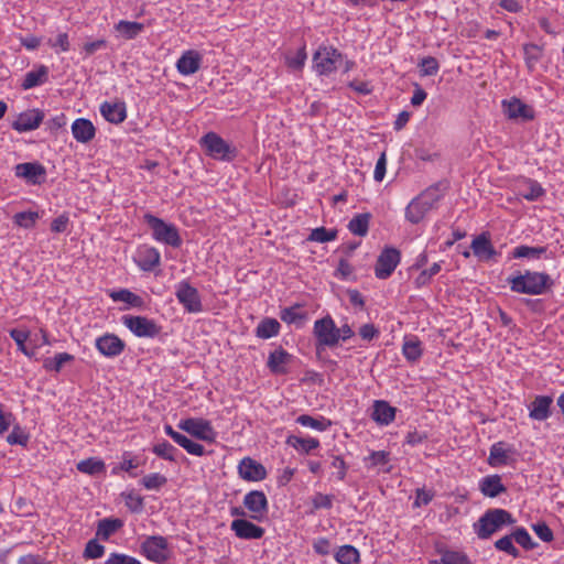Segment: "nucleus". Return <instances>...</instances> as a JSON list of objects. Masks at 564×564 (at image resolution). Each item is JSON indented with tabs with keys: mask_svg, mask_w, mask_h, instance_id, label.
<instances>
[{
	"mask_svg": "<svg viewBox=\"0 0 564 564\" xmlns=\"http://www.w3.org/2000/svg\"><path fill=\"white\" fill-rule=\"evenodd\" d=\"M448 188V182L443 180L424 189L406 206L405 218L411 224H419L430 210L436 207Z\"/></svg>",
	"mask_w": 564,
	"mask_h": 564,
	"instance_id": "f257e3e1",
	"label": "nucleus"
},
{
	"mask_svg": "<svg viewBox=\"0 0 564 564\" xmlns=\"http://www.w3.org/2000/svg\"><path fill=\"white\" fill-rule=\"evenodd\" d=\"M507 281L512 292L529 295H542L551 290L554 284V281L547 273L530 270L510 275Z\"/></svg>",
	"mask_w": 564,
	"mask_h": 564,
	"instance_id": "f03ea898",
	"label": "nucleus"
},
{
	"mask_svg": "<svg viewBox=\"0 0 564 564\" xmlns=\"http://www.w3.org/2000/svg\"><path fill=\"white\" fill-rule=\"evenodd\" d=\"M516 519L505 509H488L477 522L474 523V530L480 540L489 539L498 532L503 525H512Z\"/></svg>",
	"mask_w": 564,
	"mask_h": 564,
	"instance_id": "7ed1b4c3",
	"label": "nucleus"
},
{
	"mask_svg": "<svg viewBox=\"0 0 564 564\" xmlns=\"http://www.w3.org/2000/svg\"><path fill=\"white\" fill-rule=\"evenodd\" d=\"M337 326L330 315L315 321L313 335L315 337L316 356L321 359L322 352L326 347H335L337 345Z\"/></svg>",
	"mask_w": 564,
	"mask_h": 564,
	"instance_id": "20e7f679",
	"label": "nucleus"
},
{
	"mask_svg": "<svg viewBox=\"0 0 564 564\" xmlns=\"http://www.w3.org/2000/svg\"><path fill=\"white\" fill-rule=\"evenodd\" d=\"M144 220L151 228L152 236L156 241L173 248H178L182 245V238L173 224H167L152 214H145Z\"/></svg>",
	"mask_w": 564,
	"mask_h": 564,
	"instance_id": "39448f33",
	"label": "nucleus"
},
{
	"mask_svg": "<svg viewBox=\"0 0 564 564\" xmlns=\"http://www.w3.org/2000/svg\"><path fill=\"white\" fill-rule=\"evenodd\" d=\"M343 62V54L333 46L322 45L313 55V68L319 75L332 74Z\"/></svg>",
	"mask_w": 564,
	"mask_h": 564,
	"instance_id": "423d86ee",
	"label": "nucleus"
},
{
	"mask_svg": "<svg viewBox=\"0 0 564 564\" xmlns=\"http://www.w3.org/2000/svg\"><path fill=\"white\" fill-rule=\"evenodd\" d=\"M200 142L205 147L207 154L215 160L231 162L238 154L236 147L228 143L215 132L206 133Z\"/></svg>",
	"mask_w": 564,
	"mask_h": 564,
	"instance_id": "0eeeda50",
	"label": "nucleus"
},
{
	"mask_svg": "<svg viewBox=\"0 0 564 564\" xmlns=\"http://www.w3.org/2000/svg\"><path fill=\"white\" fill-rule=\"evenodd\" d=\"M177 427L200 441L212 443L216 438V432L208 420L188 417L181 420Z\"/></svg>",
	"mask_w": 564,
	"mask_h": 564,
	"instance_id": "6e6552de",
	"label": "nucleus"
},
{
	"mask_svg": "<svg viewBox=\"0 0 564 564\" xmlns=\"http://www.w3.org/2000/svg\"><path fill=\"white\" fill-rule=\"evenodd\" d=\"M142 554L150 561L163 564L169 560V543L162 535L148 536L141 544Z\"/></svg>",
	"mask_w": 564,
	"mask_h": 564,
	"instance_id": "1a4fd4ad",
	"label": "nucleus"
},
{
	"mask_svg": "<svg viewBox=\"0 0 564 564\" xmlns=\"http://www.w3.org/2000/svg\"><path fill=\"white\" fill-rule=\"evenodd\" d=\"M122 323L137 337L154 338L161 333V326L145 316L124 315Z\"/></svg>",
	"mask_w": 564,
	"mask_h": 564,
	"instance_id": "9d476101",
	"label": "nucleus"
},
{
	"mask_svg": "<svg viewBox=\"0 0 564 564\" xmlns=\"http://www.w3.org/2000/svg\"><path fill=\"white\" fill-rule=\"evenodd\" d=\"M175 296L188 313H199L203 311L202 299L196 288L186 280L176 285Z\"/></svg>",
	"mask_w": 564,
	"mask_h": 564,
	"instance_id": "9b49d317",
	"label": "nucleus"
},
{
	"mask_svg": "<svg viewBox=\"0 0 564 564\" xmlns=\"http://www.w3.org/2000/svg\"><path fill=\"white\" fill-rule=\"evenodd\" d=\"M401 253L393 247L384 248L377 259L375 273L378 279H388L400 263Z\"/></svg>",
	"mask_w": 564,
	"mask_h": 564,
	"instance_id": "f8f14e48",
	"label": "nucleus"
},
{
	"mask_svg": "<svg viewBox=\"0 0 564 564\" xmlns=\"http://www.w3.org/2000/svg\"><path fill=\"white\" fill-rule=\"evenodd\" d=\"M501 105L503 113L511 120L527 122L535 117L534 109L517 97H512L509 100L505 99Z\"/></svg>",
	"mask_w": 564,
	"mask_h": 564,
	"instance_id": "ddd939ff",
	"label": "nucleus"
},
{
	"mask_svg": "<svg viewBox=\"0 0 564 564\" xmlns=\"http://www.w3.org/2000/svg\"><path fill=\"white\" fill-rule=\"evenodd\" d=\"M243 506L251 512V519L257 521H261L269 509L267 496L261 490L249 491L243 498Z\"/></svg>",
	"mask_w": 564,
	"mask_h": 564,
	"instance_id": "4468645a",
	"label": "nucleus"
},
{
	"mask_svg": "<svg viewBox=\"0 0 564 564\" xmlns=\"http://www.w3.org/2000/svg\"><path fill=\"white\" fill-rule=\"evenodd\" d=\"M95 346L102 356L113 358L124 350L126 343L117 335L107 333L96 339Z\"/></svg>",
	"mask_w": 564,
	"mask_h": 564,
	"instance_id": "2eb2a0df",
	"label": "nucleus"
},
{
	"mask_svg": "<svg viewBox=\"0 0 564 564\" xmlns=\"http://www.w3.org/2000/svg\"><path fill=\"white\" fill-rule=\"evenodd\" d=\"M15 175L28 183L37 185L45 181L46 170L37 162L20 163L14 167Z\"/></svg>",
	"mask_w": 564,
	"mask_h": 564,
	"instance_id": "dca6fc26",
	"label": "nucleus"
},
{
	"mask_svg": "<svg viewBox=\"0 0 564 564\" xmlns=\"http://www.w3.org/2000/svg\"><path fill=\"white\" fill-rule=\"evenodd\" d=\"M44 119V112L40 109H29L21 112L17 120L12 122V129L18 132L35 130Z\"/></svg>",
	"mask_w": 564,
	"mask_h": 564,
	"instance_id": "f3484780",
	"label": "nucleus"
},
{
	"mask_svg": "<svg viewBox=\"0 0 564 564\" xmlns=\"http://www.w3.org/2000/svg\"><path fill=\"white\" fill-rule=\"evenodd\" d=\"M238 474L248 481H261L267 477L265 467L251 457H245L240 460Z\"/></svg>",
	"mask_w": 564,
	"mask_h": 564,
	"instance_id": "a211bd4d",
	"label": "nucleus"
},
{
	"mask_svg": "<svg viewBox=\"0 0 564 564\" xmlns=\"http://www.w3.org/2000/svg\"><path fill=\"white\" fill-rule=\"evenodd\" d=\"M230 529L235 532L236 536L245 540H258L264 535V529L246 520L236 519L231 522Z\"/></svg>",
	"mask_w": 564,
	"mask_h": 564,
	"instance_id": "6ab92c4d",
	"label": "nucleus"
},
{
	"mask_svg": "<svg viewBox=\"0 0 564 564\" xmlns=\"http://www.w3.org/2000/svg\"><path fill=\"white\" fill-rule=\"evenodd\" d=\"M135 263L143 271H152L160 264L161 254L154 247L142 246L138 249Z\"/></svg>",
	"mask_w": 564,
	"mask_h": 564,
	"instance_id": "aec40b11",
	"label": "nucleus"
},
{
	"mask_svg": "<svg viewBox=\"0 0 564 564\" xmlns=\"http://www.w3.org/2000/svg\"><path fill=\"white\" fill-rule=\"evenodd\" d=\"M553 398L550 395H536L529 404V416L535 421H545L551 414Z\"/></svg>",
	"mask_w": 564,
	"mask_h": 564,
	"instance_id": "412c9836",
	"label": "nucleus"
},
{
	"mask_svg": "<svg viewBox=\"0 0 564 564\" xmlns=\"http://www.w3.org/2000/svg\"><path fill=\"white\" fill-rule=\"evenodd\" d=\"M72 133L77 142L87 143L95 138L96 129L90 120L78 118L72 124Z\"/></svg>",
	"mask_w": 564,
	"mask_h": 564,
	"instance_id": "4be33fe9",
	"label": "nucleus"
},
{
	"mask_svg": "<svg viewBox=\"0 0 564 564\" xmlns=\"http://www.w3.org/2000/svg\"><path fill=\"white\" fill-rule=\"evenodd\" d=\"M479 490L486 497L496 498L507 492V487L502 484L499 475H489L480 480Z\"/></svg>",
	"mask_w": 564,
	"mask_h": 564,
	"instance_id": "5701e85b",
	"label": "nucleus"
},
{
	"mask_svg": "<svg viewBox=\"0 0 564 564\" xmlns=\"http://www.w3.org/2000/svg\"><path fill=\"white\" fill-rule=\"evenodd\" d=\"M292 360V355L284 350L282 347L270 352L267 366L272 373L284 375L288 372L284 367Z\"/></svg>",
	"mask_w": 564,
	"mask_h": 564,
	"instance_id": "b1692460",
	"label": "nucleus"
},
{
	"mask_svg": "<svg viewBox=\"0 0 564 564\" xmlns=\"http://www.w3.org/2000/svg\"><path fill=\"white\" fill-rule=\"evenodd\" d=\"M373 411L371 417L380 425H389L395 417V408L391 406L384 400H376L373 402Z\"/></svg>",
	"mask_w": 564,
	"mask_h": 564,
	"instance_id": "393cba45",
	"label": "nucleus"
},
{
	"mask_svg": "<svg viewBox=\"0 0 564 564\" xmlns=\"http://www.w3.org/2000/svg\"><path fill=\"white\" fill-rule=\"evenodd\" d=\"M470 248L473 249L474 254L480 260L487 261L497 254V251L491 245L490 239L485 234L477 236L471 241Z\"/></svg>",
	"mask_w": 564,
	"mask_h": 564,
	"instance_id": "a878e982",
	"label": "nucleus"
},
{
	"mask_svg": "<svg viewBox=\"0 0 564 564\" xmlns=\"http://www.w3.org/2000/svg\"><path fill=\"white\" fill-rule=\"evenodd\" d=\"M200 56L194 51L185 52L177 61L176 67L182 75H192L199 69Z\"/></svg>",
	"mask_w": 564,
	"mask_h": 564,
	"instance_id": "bb28decb",
	"label": "nucleus"
},
{
	"mask_svg": "<svg viewBox=\"0 0 564 564\" xmlns=\"http://www.w3.org/2000/svg\"><path fill=\"white\" fill-rule=\"evenodd\" d=\"M100 112L107 121L116 124L123 122L127 118L123 102L110 104L106 101L100 106Z\"/></svg>",
	"mask_w": 564,
	"mask_h": 564,
	"instance_id": "cd10ccee",
	"label": "nucleus"
},
{
	"mask_svg": "<svg viewBox=\"0 0 564 564\" xmlns=\"http://www.w3.org/2000/svg\"><path fill=\"white\" fill-rule=\"evenodd\" d=\"M47 79L48 67L45 65H40L36 69L30 70L25 74L21 87L24 90H29L31 88H34L46 83Z\"/></svg>",
	"mask_w": 564,
	"mask_h": 564,
	"instance_id": "c85d7f7f",
	"label": "nucleus"
},
{
	"mask_svg": "<svg viewBox=\"0 0 564 564\" xmlns=\"http://www.w3.org/2000/svg\"><path fill=\"white\" fill-rule=\"evenodd\" d=\"M285 444L303 454H310L312 451L318 448L321 445L317 438H304L293 434L286 437Z\"/></svg>",
	"mask_w": 564,
	"mask_h": 564,
	"instance_id": "c756f323",
	"label": "nucleus"
},
{
	"mask_svg": "<svg viewBox=\"0 0 564 564\" xmlns=\"http://www.w3.org/2000/svg\"><path fill=\"white\" fill-rule=\"evenodd\" d=\"M371 215L369 213L357 214L348 223V229L351 234L365 237L369 231V223Z\"/></svg>",
	"mask_w": 564,
	"mask_h": 564,
	"instance_id": "7c9ffc66",
	"label": "nucleus"
},
{
	"mask_svg": "<svg viewBox=\"0 0 564 564\" xmlns=\"http://www.w3.org/2000/svg\"><path fill=\"white\" fill-rule=\"evenodd\" d=\"M335 560L339 564H360V554L355 546L345 544L336 551Z\"/></svg>",
	"mask_w": 564,
	"mask_h": 564,
	"instance_id": "2f4dec72",
	"label": "nucleus"
},
{
	"mask_svg": "<svg viewBox=\"0 0 564 564\" xmlns=\"http://www.w3.org/2000/svg\"><path fill=\"white\" fill-rule=\"evenodd\" d=\"M281 325L275 318H263L256 328V335L262 339H269L276 336Z\"/></svg>",
	"mask_w": 564,
	"mask_h": 564,
	"instance_id": "473e14b6",
	"label": "nucleus"
},
{
	"mask_svg": "<svg viewBox=\"0 0 564 564\" xmlns=\"http://www.w3.org/2000/svg\"><path fill=\"white\" fill-rule=\"evenodd\" d=\"M509 451L505 448V443L498 442L490 447L488 464L492 467L508 464Z\"/></svg>",
	"mask_w": 564,
	"mask_h": 564,
	"instance_id": "72a5a7b5",
	"label": "nucleus"
},
{
	"mask_svg": "<svg viewBox=\"0 0 564 564\" xmlns=\"http://www.w3.org/2000/svg\"><path fill=\"white\" fill-rule=\"evenodd\" d=\"M75 357L68 352H59L54 357L45 358L43 361V368L46 371L59 372L62 368L68 364L74 361Z\"/></svg>",
	"mask_w": 564,
	"mask_h": 564,
	"instance_id": "f704fd0d",
	"label": "nucleus"
},
{
	"mask_svg": "<svg viewBox=\"0 0 564 564\" xmlns=\"http://www.w3.org/2000/svg\"><path fill=\"white\" fill-rule=\"evenodd\" d=\"M123 525L120 519L105 518L98 522L96 534L102 540H108Z\"/></svg>",
	"mask_w": 564,
	"mask_h": 564,
	"instance_id": "c9c22d12",
	"label": "nucleus"
},
{
	"mask_svg": "<svg viewBox=\"0 0 564 564\" xmlns=\"http://www.w3.org/2000/svg\"><path fill=\"white\" fill-rule=\"evenodd\" d=\"M77 470L90 476L105 473L106 466L104 460L97 457H89L77 463Z\"/></svg>",
	"mask_w": 564,
	"mask_h": 564,
	"instance_id": "e433bc0d",
	"label": "nucleus"
},
{
	"mask_svg": "<svg viewBox=\"0 0 564 564\" xmlns=\"http://www.w3.org/2000/svg\"><path fill=\"white\" fill-rule=\"evenodd\" d=\"M115 29L127 40L135 39L143 30L144 24L134 21H119Z\"/></svg>",
	"mask_w": 564,
	"mask_h": 564,
	"instance_id": "4c0bfd02",
	"label": "nucleus"
},
{
	"mask_svg": "<svg viewBox=\"0 0 564 564\" xmlns=\"http://www.w3.org/2000/svg\"><path fill=\"white\" fill-rule=\"evenodd\" d=\"M296 422L305 427H311L319 432L326 431L332 425V421L321 416V417H313L308 414H302L296 417Z\"/></svg>",
	"mask_w": 564,
	"mask_h": 564,
	"instance_id": "58836bf2",
	"label": "nucleus"
},
{
	"mask_svg": "<svg viewBox=\"0 0 564 564\" xmlns=\"http://www.w3.org/2000/svg\"><path fill=\"white\" fill-rule=\"evenodd\" d=\"M543 194L544 189L542 186L533 180L525 181L522 187L519 188V195L529 202L536 200Z\"/></svg>",
	"mask_w": 564,
	"mask_h": 564,
	"instance_id": "ea45409f",
	"label": "nucleus"
},
{
	"mask_svg": "<svg viewBox=\"0 0 564 564\" xmlns=\"http://www.w3.org/2000/svg\"><path fill=\"white\" fill-rule=\"evenodd\" d=\"M301 304H295L290 307H284L280 312V318L286 324H295L307 318L306 312H300Z\"/></svg>",
	"mask_w": 564,
	"mask_h": 564,
	"instance_id": "a19ab883",
	"label": "nucleus"
},
{
	"mask_svg": "<svg viewBox=\"0 0 564 564\" xmlns=\"http://www.w3.org/2000/svg\"><path fill=\"white\" fill-rule=\"evenodd\" d=\"M110 297L116 302L117 301L124 302L132 307H141L143 305L142 297L127 289L111 292Z\"/></svg>",
	"mask_w": 564,
	"mask_h": 564,
	"instance_id": "79ce46f5",
	"label": "nucleus"
},
{
	"mask_svg": "<svg viewBox=\"0 0 564 564\" xmlns=\"http://www.w3.org/2000/svg\"><path fill=\"white\" fill-rule=\"evenodd\" d=\"M338 231L336 229H327L325 227H318L311 231L307 240L316 242H328L335 240Z\"/></svg>",
	"mask_w": 564,
	"mask_h": 564,
	"instance_id": "37998d69",
	"label": "nucleus"
},
{
	"mask_svg": "<svg viewBox=\"0 0 564 564\" xmlns=\"http://www.w3.org/2000/svg\"><path fill=\"white\" fill-rule=\"evenodd\" d=\"M430 564H469L465 554L456 551H445L442 553L441 560H433Z\"/></svg>",
	"mask_w": 564,
	"mask_h": 564,
	"instance_id": "c03bdc74",
	"label": "nucleus"
},
{
	"mask_svg": "<svg viewBox=\"0 0 564 564\" xmlns=\"http://www.w3.org/2000/svg\"><path fill=\"white\" fill-rule=\"evenodd\" d=\"M11 338L15 341L19 350L28 357L33 356V350H30L25 343L30 337V332L23 329L13 328L10 330Z\"/></svg>",
	"mask_w": 564,
	"mask_h": 564,
	"instance_id": "a18cd8bd",
	"label": "nucleus"
},
{
	"mask_svg": "<svg viewBox=\"0 0 564 564\" xmlns=\"http://www.w3.org/2000/svg\"><path fill=\"white\" fill-rule=\"evenodd\" d=\"M512 540H513L512 533L505 535L495 542V547L498 551L506 552L507 554L511 555L513 558H518V557H520V551L513 545Z\"/></svg>",
	"mask_w": 564,
	"mask_h": 564,
	"instance_id": "49530a36",
	"label": "nucleus"
},
{
	"mask_svg": "<svg viewBox=\"0 0 564 564\" xmlns=\"http://www.w3.org/2000/svg\"><path fill=\"white\" fill-rule=\"evenodd\" d=\"M513 540L525 550H533L538 544L532 540L531 535L523 527H518L512 532Z\"/></svg>",
	"mask_w": 564,
	"mask_h": 564,
	"instance_id": "de8ad7c7",
	"label": "nucleus"
},
{
	"mask_svg": "<svg viewBox=\"0 0 564 564\" xmlns=\"http://www.w3.org/2000/svg\"><path fill=\"white\" fill-rule=\"evenodd\" d=\"M441 271V264L435 262L430 269L423 270L414 280L416 289H421L430 284L432 278Z\"/></svg>",
	"mask_w": 564,
	"mask_h": 564,
	"instance_id": "09e8293b",
	"label": "nucleus"
},
{
	"mask_svg": "<svg viewBox=\"0 0 564 564\" xmlns=\"http://www.w3.org/2000/svg\"><path fill=\"white\" fill-rule=\"evenodd\" d=\"M546 252V247L519 246L513 250L514 258H540Z\"/></svg>",
	"mask_w": 564,
	"mask_h": 564,
	"instance_id": "8fccbe9b",
	"label": "nucleus"
},
{
	"mask_svg": "<svg viewBox=\"0 0 564 564\" xmlns=\"http://www.w3.org/2000/svg\"><path fill=\"white\" fill-rule=\"evenodd\" d=\"M402 351L409 361H416L422 355L421 343L413 339L406 340L403 344Z\"/></svg>",
	"mask_w": 564,
	"mask_h": 564,
	"instance_id": "3c124183",
	"label": "nucleus"
},
{
	"mask_svg": "<svg viewBox=\"0 0 564 564\" xmlns=\"http://www.w3.org/2000/svg\"><path fill=\"white\" fill-rule=\"evenodd\" d=\"M152 451L155 455H158L159 457H161L163 459H166L170 462H175L174 453L177 449L166 441L154 445Z\"/></svg>",
	"mask_w": 564,
	"mask_h": 564,
	"instance_id": "603ef678",
	"label": "nucleus"
},
{
	"mask_svg": "<svg viewBox=\"0 0 564 564\" xmlns=\"http://www.w3.org/2000/svg\"><path fill=\"white\" fill-rule=\"evenodd\" d=\"M7 442L10 445L25 446L29 442V434L20 425H14L11 433L7 436Z\"/></svg>",
	"mask_w": 564,
	"mask_h": 564,
	"instance_id": "864d4df0",
	"label": "nucleus"
},
{
	"mask_svg": "<svg viewBox=\"0 0 564 564\" xmlns=\"http://www.w3.org/2000/svg\"><path fill=\"white\" fill-rule=\"evenodd\" d=\"M105 554V546L100 544L96 539H91L87 542L84 550V557L96 560L100 558Z\"/></svg>",
	"mask_w": 564,
	"mask_h": 564,
	"instance_id": "5fc2aeb1",
	"label": "nucleus"
},
{
	"mask_svg": "<svg viewBox=\"0 0 564 564\" xmlns=\"http://www.w3.org/2000/svg\"><path fill=\"white\" fill-rule=\"evenodd\" d=\"M419 66L422 76L436 75L440 69V64L437 59L433 56H426L422 58Z\"/></svg>",
	"mask_w": 564,
	"mask_h": 564,
	"instance_id": "6e6d98bb",
	"label": "nucleus"
},
{
	"mask_svg": "<svg viewBox=\"0 0 564 564\" xmlns=\"http://www.w3.org/2000/svg\"><path fill=\"white\" fill-rule=\"evenodd\" d=\"M166 481V477L159 473H153L142 478V485L149 490H158L164 486Z\"/></svg>",
	"mask_w": 564,
	"mask_h": 564,
	"instance_id": "4d7b16f0",
	"label": "nucleus"
},
{
	"mask_svg": "<svg viewBox=\"0 0 564 564\" xmlns=\"http://www.w3.org/2000/svg\"><path fill=\"white\" fill-rule=\"evenodd\" d=\"M39 214L34 212H21L17 213L13 217L14 223L23 228H31L35 225Z\"/></svg>",
	"mask_w": 564,
	"mask_h": 564,
	"instance_id": "13d9d810",
	"label": "nucleus"
},
{
	"mask_svg": "<svg viewBox=\"0 0 564 564\" xmlns=\"http://www.w3.org/2000/svg\"><path fill=\"white\" fill-rule=\"evenodd\" d=\"M47 44L58 52L69 51L70 44L67 33H58L55 39H48Z\"/></svg>",
	"mask_w": 564,
	"mask_h": 564,
	"instance_id": "bf43d9fd",
	"label": "nucleus"
},
{
	"mask_svg": "<svg viewBox=\"0 0 564 564\" xmlns=\"http://www.w3.org/2000/svg\"><path fill=\"white\" fill-rule=\"evenodd\" d=\"M390 460V453L386 451L371 452V454L365 458L368 467H375L379 465H386Z\"/></svg>",
	"mask_w": 564,
	"mask_h": 564,
	"instance_id": "052dcab7",
	"label": "nucleus"
},
{
	"mask_svg": "<svg viewBox=\"0 0 564 564\" xmlns=\"http://www.w3.org/2000/svg\"><path fill=\"white\" fill-rule=\"evenodd\" d=\"M105 564H141V562L128 554L112 552L109 557L105 561Z\"/></svg>",
	"mask_w": 564,
	"mask_h": 564,
	"instance_id": "680f3d73",
	"label": "nucleus"
},
{
	"mask_svg": "<svg viewBox=\"0 0 564 564\" xmlns=\"http://www.w3.org/2000/svg\"><path fill=\"white\" fill-rule=\"evenodd\" d=\"M333 499L334 497L332 495H324L322 492H317L313 499L312 505L314 509H330L333 507Z\"/></svg>",
	"mask_w": 564,
	"mask_h": 564,
	"instance_id": "e2e57ef3",
	"label": "nucleus"
},
{
	"mask_svg": "<svg viewBox=\"0 0 564 564\" xmlns=\"http://www.w3.org/2000/svg\"><path fill=\"white\" fill-rule=\"evenodd\" d=\"M533 531L535 534L543 541V542H551L554 539L553 532L550 529V527L545 522H538L532 525Z\"/></svg>",
	"mask_w": 564,
	"mask_h": 564,
	"instance_id": "0e129e2a",
	"label": "nucleus"
},
{
	"mask_svg": "<svg viewBox=\"0 0 564 564\" xmlns=\"http://www.w3.org/2000/svg\"><path fill=\"white\" fill-rule=\"evenodd\" d=\"M306 58L305 46H302L294 56L288 58V65L293 69H302Z\"/></svg>",
	"mask_w": 564,
	"mask_h": 564,
	"instance_id": "69168bd1",
	"label": "nucleus"
},
{
	"mask_svg": "<svg viewBox=\"0 0 564 564\" xmlns=\"http://www.w3.org/2000/svg\"><path fill=\"white\" fill-rule=\"evenodd\" d=\"M139 466L138 463L134 462L132 458H127L126 455L123 456V460L120 463L119 466L113 467L112 474H118L119 470L128 473L131 477H135L137 474L133 473V469H135Z\"/></svg>",
	"mask_w": 564,
	"mask_h": 564,
	"instance_id": "338daca9",
	"label": "nucleus"
},
{
	"mask_svg": "<svg viewBox=\"0 0 564 564\" xmlns=\"http://www.w3.org/2000/svg\"><path fill=\"white\" fill-rule=\"evenodd\" d=\"M415 494L416 497L414 501V507L426 506L432 501L434 497V494L432 491L425 490L424 488H417Z\"/></svg>",
	"mask_w": 564,
	"mask_h": 564,
	"instance_id": "774afa93",
	"label": "nucleus"
}]
</instances>
